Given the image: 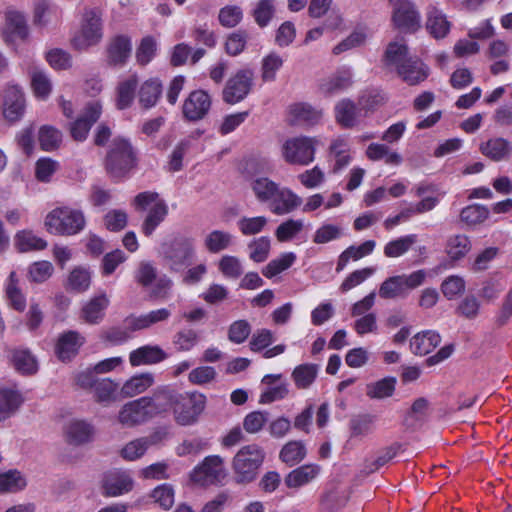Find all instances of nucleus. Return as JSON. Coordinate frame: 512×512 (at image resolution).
Listing matches in <instances>:
<instances>
[{
	"label": "nucleus",
	"mask_w": 512,
	"mask_h": 512,
	"mask_svg": "<svg viewBox=\"0 0 512 512\" xmlns=\"http://www.w3.org/2000/svg\"><path fill=\"white\" fill-rule=\"evenodd\" d=\"M163 412L172 408L176 422L182 426L195 423L206 405V397L201 393L181 394L174 390L160 391Z\"/></svg>",
	"instance_id": "1"
},
{
	"label": "nucleus",
	"mask_w": 512,
	"mask_h": 512,
	"mask_svg": "<svg viewBox=\"0 0 512 512\" xmlns=\"http://www.w3.org/2000/svg\"><path fill=\"white\" fill-rule=\"evenodd\" d=\"M137 165L136 152L126 138H114L105 158V169L114 180H122L129 176Z\"/></svg>",
	"instance_id": "2"
},
{
	"label": "nucleus",
	"mask_w": 512,
	"mask_h": 512,
	"mask_svg": "<svg viewBox=\"0 0 512 512\" xmlns=\"http://www.w3.org/2000/svg\"><path fill=\"white\" fill-rule=\"evenodd\" d=\"M160 391L152 397H141L124 404L119 413V423L127 428L144 424L163 412Z\"/></svg>",
	"instance_id": "3"
},
{
	"label": "nucleus",
	"mask_w": 512,
	"mask_h": 512,
	"mask_svg": "<svg viewBox=\"0 0 512 512\" xmlns=\"http://www.w3.org/2000/svg\"><path fill=\"white\" fill-rule=\"evenodd\" d=\"M103 38V11L98 7L85 8L79 31L71 39L73 48L82 51L95 46Z\"/></svg>",
	"instance_id": "4"
},
{
	"label": "nucleus",
	"mask_w": 512,
	"mask_h": 512,
	"mask_svg": "<svg viewBox=\"0 0 512 512\" xmlns=\"http://www.w3.org/2000/svg\"><path fill=\"white\" fill-rule=\"evenodd\" d=\"M162 254L172 271L190 265L196 255V241L192 236L178 234L162 245Z\"/></svg>",
	"instance_id": "5"
},
{
	"label": "nucleus",
	"mask_w": 512,
	"mask_h": 512,
	"mask_svg": "<svg viewBox=\"0 0 512 512\" xmlns=\"http://www.w3.org/2000/svg\"><path fill=\"white\" fill-rule=\"evenodd\" d=\"M147 215L142 223L141 230L145 236H150L168 215V205L157 192L145 191L134 197L133 205L136 210L144 211L149 205Z\"/></svg>",
	"instance_id": "6"
},
{
	"label": "nucleus",
	"mask_w": 512,
	"mask_h": 512,
	"mask_svg": "<svg viewBox=\"0 0 512 512\" xmlns=\"http://www.w3.org/2000/svg\"><path fill=\"white\" fill-rule=\"evenodd\" d=\"M264 459L265 452L260 446L250 444L242 447L232 462L236 482L250 483L255 480Z\"/></svg>",
	"instance_id": "7"
},
{
	"label": "nucleus",
	"mask_w": 512,
	"mask_h": 512,
	"mask_svg": "<svg viewBox=\"0 0 512 512\" xmlns=\"http://www.w3.org/2000/svg\"><path fill=\"white\" fill-rule=\"evenodd\" d=\"M426 277L427 273L423 269L388 277L381 283L378 294L385 300L405 299L410 291L424 284Z\"/></svg>",
	"instance_id": "8"
},
{
	"label": "nucleus",
	"mask_w": 512,
	"mask_h": 512,
	"mask_svg": "<svg viewBox=\"0 0 512 512\" xmlns=\"http://www.w3.org/2000/svg\"><path fill=\"white\" fill-rule=\"evenodd\" d=\"M318 143V140L314 137L288 138L281 146L282 158L291 165L307 166L315 159Z\"/></svg>",
	"instance_id": "9"
},
{
	"label": "nucleus",
	"mask_w": 512,
	"mask_h": 512,
	"mask_svg": "<svg viewBox=\"0 0 512 512\" xmlns=\"http://www.w3.org/2000/svg\"><path fill=\"white\" fill-rule=\"evenodd\" d=\"M254 72L249 68L238 70L231 76L222 91L223 101L236 104L244 100L253 87Z\"/></svg>",
	"instance_id": "10"
},
{
	"label": "nucleus",
	"mask_w": 512,
	"mask_h": 512,
	"mask_svg": "<svg viewBox=\"0 0 512 512\" xmlns=\"http://www.w3.org/2000/svg\"><path fill=\"white\" fill-rule=\"evenodd\" d=\"M1 109L4 119L11 124L19 122L24 117L26 97L20 86L9 85L4 89Z\"/></svg>",
	"instance_id": "11"
},
{
	"label": "nucleus",
	"mask_w": 512,
	"mask_h": 512,
	"mask_svg": "<svg viewBox=\"0 0 512 512\" xmlns=\"http://www.w3.org/2000/svg\"><path fill=\"white\" fill-rule=\"evenodd\" d=\"M394 26L404 32H416L421 27V14L410 0H398L392 13Z\"/></svg>",
	"instance_id": "12"
},
{
	"label": "nucleus",
	"mask_w": 512,
	"mask_h": 512,
	"mask_svg": "<svg viewBox=\"0 0 512 512\" xmlns=\"http://www.w3.org/2000/svg\"><path fill=\"white\" fill-rule=\"evenodd\" d=\"M224 477L223 460L218 455L207 456L191 474L192 481L201 486L216 484Z\"/></svg>",
	"instance_id": "13"
},
{
	"label": "nucleus",
	"mask_w": 512,
	"mask_h": 512,
	"mask_svg": "<svg viewBox=\"0 0 512 512\" xmlns=\"http://www.w3.org/2000/svg\"><path fill=\"white\" fill-rule=\"evenodd\" d=\"M211 107L210 95L204 90L192 91L183 103V115L190 121L203 119Z\"/></svg>",
	"instance_id": "14"
},
{
	"label": "nucleus",
	"mask_w": 512,
	"mask_h": 512,
	"mask_svg": "<svg viewBox=\"0 0 512 512\" xmlns=\"http://www.w3.org/2000/svg\"><path fill=\"white\" fill-rule=\"evenodd\" d=\"M134 480L126 471H114L106 474L102 480V494L106 497H116L130 492Z\"/></svg>",
	"instance_id": "15"
},
{
	"label": "nucleus",
	"mask_w": 512,
	"mask_h": 512,
	"mask_svg": "<svg viewBox=\"0 0 512 512\" xmlns=\"http://www.w3.org/2000/svg\"><path fill=\"white\" fill-rule=\"evenodd\" d=\"M451 28L446 14L436 2L430 3L426 8V29L435 39L445 38Z\"/></svg>",
	"instance_id": "16"
},
{
	"label": "nucleus",
	"mask_w": 512,
	"mask_h": 512,
	"mask_svg": "<svg viewBox=\"0 0 512 512\" xmlns=\"http://www.w3.org/2000/svg\"><path fill=\"white\" fill-rule=\"evenodd\" d=\"M323 117V111L308 103H295L289 107L288 122L295 126H313Z\"/></svg>",
	"instance_id": "17"
},
{
	"label": "nucleus",
	"mask_w": 512,
	"mask_h": 512,
	"mask_svg": "<svg viewBox=\"0 0 512 512\" xmlns=\"http://www.w3.org/2000/svg\"><path fill=\"white\" fill-rule=\"evenodd\" d=\"M110 305V296L103 290L97 292L82 308V318L89 324L100 323Z\"/></svg>",
	"instance_id": "18"
},
{
	"label": "nucleus",
	"mask_w": 512,
	"mask_h": 512,
	"mask_svg": "<svg viewBox=\"0 0 512 512\" xmlns=\"http://www.w3.org/2000/svg\"><path fill=\"white\" fill-rule=\"evenodd\" d=\"M170 316L171 311L168 308H159L140 315L130 314L126 317V322L132 330L141 331L158 323L166 322Z\"/></svg>",
	"instance_id": "19"
},
{
	"label": "nucleus",
	"mask_w": 512,
	"mask_h": 512,
	"mask_svg": "<svg viewBox=\"0 0 512 512\" xmlns=\"http://www.w3.org/2000/svg\"><path fill=\"white\" fill-rule=\"evenodd\" d=\"M131 39L125 35L114 37L107 48V61L112 66H123L131 55Z\"/></svg>",
	"instance_id": "20"
},
{
	"label": "nucleus",
	"mask_w": 512,
	"mask_h": 512,
	"mask_svg": "<svg viewBox=\"0 0 512 512\" xmlns=\"http://www.w3.org/2000/svg\"><path fill=\"white\" fill-rule=\"evenodd\" d=\"M352 83L351 71L349 69H340L322 79L319 89L322 94L331 96L348 89Z\"/></svg>",
	"instance_id": "21"
},
{
	"label": "nucleus",
	"mask_w": 512,
	"mask_h": 512,
	"mask_svg": "<svg viewBox=\"0 0 512 512\" xmlns=\"http://www.w3.org/2000/svg\"><path fill=\"white\" fill-rule=\"evenodd\" d=\"M166 358L167 354L158 345H144L129 354V362L133 367L157 364Z\"/></svg>",
	"instance_id": "22"
},
{
	"label": "nucleus",
	"mask_w": 512,
	"mask_h": 512,
	"mask_svg": "<svg viewBox=\"0 0 512 512\" xmlns=\"http://www.w3.org/2000/svg\"><path fill=\"white\" fill-rule=\"evenodd\" d=\"M4 37L7 42H12L19 38L25 40L29 35L26 19L24 15L15 10H8L5 14Z\"/></svg>",
	"instance_id": "23"
},
{
	"label": "nucleus",
	"mask_w": 512,
	"mask_h": 512,
	"mask_svg": "<svg viewBox=\"0 0 512 512\" xmlns=\"http://www.w3.org/2000/svg\"><path fill=\"white\" fill-rule=\"evenodd\" d=\"M270 209L276 215L291 213L297 209L302 199L288 188H278L274 198H272Z\"/></svg>",
	"instance_id": "24"
},
{
	"label": "nucleus",
	"mask_w": 512,
	"mask_h": 512,
	"mask_svg": "<svg viewBox=\"0 0 512 512\" xmlns=\"http://www.w3.org/2000/svg\"><path fill=\"white\" fill-rule=\"evenodd\" d=\"M441 343V336L435 330H424L410 340V350L414 355L425 356Z\"/></svg>",
	"instance_id": "25"
},
{
	"label": "nucleus",
	"mask_w": 512,
	"mask_h": 512,
	"mask_svg": "<svg viewBox=\"0 0 512 512\" xmlns=\"http://www.w3.org/2000/svg\"><path fill=\"white\" fill-rule=\"evenodd\" d=\"M48 243L45 239L37 235L33 230L22 229L14 235V247L20 253L42 251L46 249Z\"/></svg>",
	"instance_id": "26"
},
{
	"label": "nucleus",
	"mask_w": 512,
	"mask_h": 512,
	"mask_svg": "<svg viewBox=\"0 0 512 512\" xmlns=\"http://www.w3.org/2000/svg\"><path fill=\"white\" fill-rule=\"evenodd\" d=\"M361 109L350 99H342L335 106V119L344 128H352L359 123Z\"/></svg>",
	"instance_id": "27"
},
{
	"label": "nucleus",
	"mask_w": 512,
	"mask_h": 512,
	"mask_svg": "<svg viewBox=\"0 0 512 512\" xmlns=\"http://www.w3.org/2000/svg\"><path fill=\"white\" fill-rule=\"evenodd\" d=\"M234 241L235 237L230 232L215 229L205 236L203 245L209 253L218 254L230 248L234 244Z\"/></svg>",
	"instance_id": "28"
},
{
	"label": "nucleus",
	"mask_w": 512,
	"mask_h": 512,
	"mask_svg": "<svg viewBox=\"0 0 512 512\" xmlns=\"http://www.w3.org/2000/svg\"><path fill=\"white\" fill-rule=\"evenodd\" d=\"M162 83L159 78H149L139 88L138 97L140 105L149 109L154 107L162 95Z\"/></svg>",
	"instance_id": "29"
},
{
	"label": "nucleus",
	"mask_w": 512,
	"mask_h": 512,
	"mask_svg": "<svg viewBox=\"0 0 512 512\" xmlns=\"http://www.w3.org/2000/svg\"><path fill=\"white\" fill-rule=\"evenodd\" d=\"M28 74L34 97L40 101L47 100L52 92V82L48 75L37 67L31 68Z\"/></svg>",
	"instance_id": "30"
},
{
	"label": "nucleus",
	"mask_w": 512,
	"mask_h": 512,
	"mask_svg": "<svg viewBox=\"0 0 512 512\" xmlns=\"http://www.w3.org/2000/svg\"><path fill=\"white\" fill-rule=\"evenodd\" d=\"M23 402L21 394L11 387L0 388V421L10 418Z\"/></svg>",
	"instance_id": "31"
},
{
	"label": "nucleus",
	"mask_w": 512,
	"mask_h": 512,
	"mask_svg": "<svg viewBox=\"0 0 512 512\" xmlns=\"http://www.w3.org/2000/svg\"><path fill=\"white\" fill-rule=\"evenodd\" d=\"M320 470V466L316 464L302 465L288 473L285 477V484L289 488L301 487L315 479Z\"/></svg>",
	"instance_id": "32"
},
{
	"label": "nucleus",
	"mask_w": 512,
	"mask_h": 512,
	"mask_svg": "<svg viewBox=\"0 0 512 512\" xmlns=\"http://www.w3.org/2000/svg\"><path fill=\"white\" fill-rule=\"evenodd\" d=\"M27 487L26 476L17 469L0 472V495L15 494Z\"/></svg>",
	"instance_id": "33"
},
{
	"label": "nucleus",
	"mask_w": 512,
	"mask_h": 512,
	"mask_svg": "<svg viewBox=\"0 0 512 512\" xmlns=\"http://www.w3.org/2000/svg\"><path fill=\"white\" fill-rule=\"evenodd\" d=\"M375 246L376 242L374 240H367L359 246H349L339 255L336 271H342L350 260L357 261L367 255H370L375 249Z\"/></svg>",
	"instance_id": "34"
},
{
	"label": "nucleus",
	"mask_w": 512,
	"mask_h": 512,
	"mask_svg": "<svg viewBox=\"0 0 512 512\" xmlns=\"http://www.w3.org/2000/svg\"><path fill=\"white\" fill-rule=\"evenodd\" d=\"M398 74L409 85H416L427 78L428 70L418 58L413 57L404 65L399 66Z\"/></svg>",
	"instance_id": "35"
},
{
	"label": "nucleus",
	"mask_w": 512,
	"mask_h": 512,
	"mask_svg": "<svg viewBox=\"0 0 512 512\" xmlns=\"http://www.w3.org/2000/svg\"><path fill=\"white\" fill-rule=\"evenodd\" d=\"M154 383V377L151 373H141L128 379L121 387L120 394L122 398H131L145 392Z\"/></svg>",
	"instance_id": "36"
},
{
	"label": "nucleus",
	"mask_w": 512,
	"mask_h": 512,
	"mask_svg": "<svg viewBox=\"0 0 512 512\" xmlns=\"http://www.w3.org/2000/svg\"><path fill=\"white\" fill-rule=\"evenodd\" d=\"M479 150L492 161L499 162L510 154L511 146L506 139L498 137L481 143Z\"/></svg>",
	"instance_id": "37"
},
{
	"label": "nucleus",
	"mask_w": 512,
	"mask_h": 512,
	"mask_svg": "<svg viewBox=\"0 0 512 512\" xmlns=\"http://www.w3.org/2000/svg\"><path fill=\"white\" fill-rule=\"evenodd\" d=\"M319 365L305 363L296 366L292 372V379L298 389H308L317 378Z\"/></svg>",
	"instance_id": "38"
},
{
	"label": "nucleus",
	"mask_w": 512,
	"mask_h": 512,
	"mask_svg": "<svg viewBox=\"0 0 512 512\" xmlns=\"http://www.w3.org/2000/svg\"><path fill=\"white\" fill-rule=\"evenodd\" d=\"M138 82V76L134 73L119 83L116 102L119 109H126L133 103Z\"/></svg>",
	"instance_id": "39"
},
{
	"label": "nucleus",
	"mask_w": 512,
	"mask_h": 512,
	"mask_svg": "<svg viewBox=\"0 0 512 512\" xmlns=\"http://www.w3.org/2000/svg\"><path fill=\"white\" fill-rule=\"evenodd\" d=\"M119 384L110 378L98 379L94 384V398L99 403H110L117 401V390Z\"/></svg>",
	"instance_id": "40"
},
{
	"label": "nucleus",
	"mask_w": 512,
	"mask_h": 512,
	"mask_svg": "<svg viewBox=\"0 0 512 512\" xmlns=\"http://www.w3.org/2000/svg\"><path fill=\"white\" fill-rule=\"evenodd\" d=\"M66 434L71 444H85L92 439L93 427L85 421L74 420L70 422Z\"/></svg>",
	"instance_id": "41"
},
{
	"label": "nucleus",
	"mask_w": 512,
	"mask_h": 512,
	"mask_svg": "<svg viewBox=\"0 0 512 512\" xmlns=\"http://www.w3.org/2000/svg\"><path fill=\"white\" fill-rule=\"evenodd\" d=\"M14 368L23 375H31L37 372L38 363L29 350L18 349L12 354Z\"/></svg>",
	"instance_id": "42"
},
{
	"label": "nucleus",
	"mask_w": 512,
	"mask_h": 512,
	"mask_svg": "<svg viewBox=\"0 0 512 512\" xmlns=\"http://www.w3.org/2000/svg\"><path fill=\"white\" fill-rule=\"evenodd\" d=\"M376 417L371 414H360L352 417L349 421L351 438H363L374 430Z\"/></svg>",
	"instance_id": "43"
},
{
	"label": "nucleus",
	"mask_w": 512,
	"mask_h": 512,
	"mask_svg": "<svg viewBox=\"0 0 512 512\" xmlns=\"http://www.w3.org/2000/svg\"><path fill=\"white\" fill-rule=\"evenodd\" d=\"M306 456V448L302 441L293 440L287 442L279 453L282 462L289 466L300 463Z\"/></svg>",
	"instance_id": "44"
},
{
	"label": "nucleus",
	"mask_w": 512,
	"mask_h": 512,
	"mask_svg": "<svg viewBox=\"0 0 512 512\" xmlns=\"http://www.w3.org/2000/svg\"><path fill=\"white\" fill-rule=\"evenodd\" d=\"M416 234H408L389 241L384 247V255L389 258H397L407 253L417 242Z\"/></svg>",
	"instance_id": "45"
},
{
	"label": "nucleus",
	"mask_w": 512,
	"mask_h": 512,
	"mask_svg": "<svg viewBox=\"0 0 512 512\" xmlns=\"http://www.w3.org/2000/svg\"><path fill=\"white\" fill-rule=\"evenodd\" d=\"M128 326L125 318L122 326H112L104 330L101 334V339L110 345H121L132 337V333L137 331L132 330Z\"/></svg>",
	"instance_id": "46"
},
{
	"label": "nucleus",
	"mask_w": 512,
	"mask_h": 512,
	"mask_svg": "<svg viewBox=\"0 0 512 512\" xmlns=\"http://www.w3.org/2000/svg\"><path fill=\"white\" fill-rule=\"evenodd\" d=\"M396 386V378L385 377L366 388V395L372 399H384L393 395Z\"/></svg>",
	"instance_id": "47"
},
{
	"label": "nucleus",
	"mask_w": 512,
	"mask_h": 512,
	"mask_svg": "<svg viewBox=\"0 0 512 512\" xmlns=\"http://www.w3.org/2000/svg\"><path fill=\"white\" fill-rule=\"evenodd\" d=\"M251 188L260 202H270L279 185L267 177H259L252 181Z\"/></svg>",
	"instance_id": "48"
},
{
	"label": "nucleus",
	"mask_w": 512,
	"mask_h": 512,
	"mask_svg": "<svg viewBox=\"0 0 512 512\" xmlns=\"http://www.w3.org/2000/svg\"><path fill=\"white\" fill-rule=\"evenodd\" d=\"M276 12V0H259L252 11V16L256 24L263 28L266 27Z\"/></svg>",
	"instance_id": "49"
},
{
	"label": "nucleus",
	"mask_w": 512,
	"mask_h": 512,
	"mask_svg": "<svg viewBox=\"0 0 512 512\" xmlns=\"http://www.w3.org/2000/svg\"><path fill=\"white\" fill-rule=\"evenodd\" d=\"M296 260V255L293 252L281 254L278 258L271 260L263 269L262 274L266 278H273L281 272L290 268Z\"/></svg>",
	"instance_id": "50"
},
{
	"label": "nucleus",
	"mask_w": 512,
	"mask_h": 512,
	"mask_svg": "<svg viewBox=\"0 0 512 512\" xmlns=\"http://www.w3.org/2000/svg\"><path fill=\"white\" fill-rule=\"evenodd\" d=\"M386 61L389 65L396 67L397 71L399 66L407 63V60L413 57L408 54V47L403 42H391L385 52Z\"/></svg>",
	"instance_id": "51"
},
{
	"label": "nucleus",
	"mask_w": 512,
	"mask_h": 512,
	"mask_svg": "<svg viewBox=\"0 0 512 512\" xmlns=\"http://www.w3.org/2000/svg\"><path fill=\"white\" fill-rule=\"evenodd\" d=\"M68 285L76 293L87 291L91 285V272L84 267H76L68 276Z\"/></svg>",
	"instance_id": "52"
},
{
	"label": "nucleus",
	"mask_w": 512,
	"mask_h": 512,
	"mask_svg": "<svg viewBox=\"0 0 512 512\" xmlns=\"http://www.w3.org/2000/svg\"><path fill=\"white\" fill-rule=\"evenodd\" d=\"M5 291L12 307L18 311H23L26 307V299L18 287V278L14 271L8 277Z\"/></svg>",
	"instance_id": "53"
},
{
	"label": "nucleus",
	"mask_w": 512,
	"mask_h": 512,
	"mask_svg": "<svg viewBox=\"0 0 512 512\" xmlns=\"http://www.w3.org/2000/svg\"><path fill=\"white\" fill-rule=\"evenodd\" d=\"M157 42L152 36H146L141 39L136 49V62L140 66H146L156 56Z\"/></svg>",
	"instance_id": "54"
},
{
	"label": "nucleus",
	"mask_w": 512,
	"mask_h": 512,
	"mask_svg": "<svg viewBox=\"0 0 512 512\" xmlns=\"http://www.w3.org/2000/svg\"><path fill=\"white\" fill-rule=\"evenodd\" d=\"M62 140V134L52 126L44 125L39 129L38 141L44 151L56 149Z\"/></svg>",
	"instance_id": "55"
},
{
	"label": "nucleus",
	"mask_w": 512,
	"mask_h": 512,
	"mask_svg": "<svg viewBox=\"0 0 512 512\" xmlns=\"http://www.w3.org/2000/svg\"><path fill=\"white\" fill-rule=\"evenodd\" d=\"M488 216V208L479 204L469 205L463 208L460 213L461 221L470 226L481 224Z\"/></svg>",
	"instance_id": "56"
},
{
	"label": "nucleus",
	"mask_w": 512,
	"mask_h": 512,
	"mask_svg": "<svg viewBox=\"0 0 512 512\" xmlns=\"http://www.w3.org/2000/svg\"><path fill=\"white\" fill-rule=\"evenodd\" d=\"M53 271L54 267L51 262L36 261L29 265L27 277L31 282L43 283L52 276Z\"/></svg>",
	"instance_id": "57"
},
{
	"label": "nucleus",
	"mask_w": 512,
	"mask_h": 512,
	"mask_svg": "<svg viewBox=\"0 0 512 512\" xmlns=\"http://www.w3.org/2000/svg\"><path fill=\"white\" fill-rule=\"evenodd\" d=\"M470 248L471 244L469 238L466 235L459 234L449 238L446 250L452 259L458 260L464 257L469 252Z\"/></svg>",
	"instance_id": "58"
},
{
	"label": "nucleus",
	"mask_w": 512,
	"mask_h": 512,
	"mask_svg": "<svg viewBox=\"0 0 512 512\" xmlns=\"http://www.w3.org/2000/svg\"><path fill=\"white\" fill-rule=\"evenodd\" d=\"M465 287L466 283L462 277L451 275L443 280L440 289L448 300H453L464 293Z\"/></svg>",
	"instance_id": "59"
},
{
	"label": "nucleus",
	"mask_w": 512,
	"mask_h": 512,
	"mask_svg": "<svg viewBox=\"0 0 512 512\" xmlns=\"http://www.w3.org/2000/svg\"><path fill=\"white\" fill-rule=\"evenodd\" d=\"M267 223L265 216L242 217L238 220L237 227L244 236H252L263 231Z\"/></svg>",
	"instance_id": "60"
},
{
	"label": "nucleus",
	"mask_w": 512,
	"mask_h": 512,
	"mask_svg": "<svg viewBox=\"0 0 512 512\" xmlns=\"http://www.w3.org/2000/svg\"><path fill=\"white\" fill-rule=\"evenodd\" d=\"M283 59L275 52L269 53L262 60L261 77L263 81L270 82L276 78V72L282 67Z\"/></svg>",
	"instance_id": "61"
},
{
	"label": "nucleus",
	"mask_w": 512,
	"mask_h": 512,
	"mask_svg": "<svg viewBox=\"0 0 512 512\" xmlns=\"http://www.w3.org/2000/svg\"><path fill=\"white\" fill-rule=\"evenodd\" d=\"M243 18L242 8L238 5H227L219 10V23L226 28L236 27Z\"/></svg>",
	"instance_id": "62"
},
{
	"label": "nucleus",
	"mask_w": 512,
	"mask_h": 512,
	"mask_svg": "<svg viewBox=\"0 0 512 512\" xmlns=\"http://www.w3.org/2000/svg\"><path fill=\"white\" fill-rule=\"evenodd\" d=\"M249 257L256 263L264 262L270 252V239L266 236L254 239L248 244Z\"/></svg>",
	"instance_id": "63"
},
{
	"label": "nucleus",
	"mask_w": 512,
	"mask_h": 512,
	"mask_svg": "<svg viewBox=\"0 0 512 512\" xmlns=\"http://www.w3.org/2000/svg\"><path fill=\"white\" fill-rule=\"evenodd\" d=\"M303 227V220L288 219L277 227L275 231L276 238L280 242L289 241L300 233L303 230Z\"/></svg>",
	"instance_id": "64"
}]
</instances>
